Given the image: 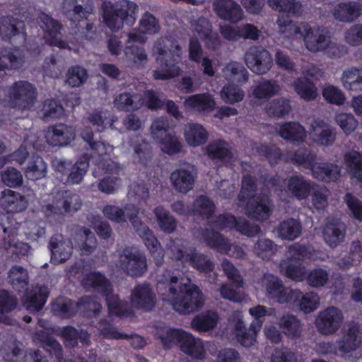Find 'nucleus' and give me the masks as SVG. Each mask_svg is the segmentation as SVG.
Returning <instances> with one entry per match:
<instances>
[{
	"label": "nucleus",
	"instance_id": "nucleus-1",
	"mask_svg": "<svg viewBox=\"0 0 362 362\" xmlns=\"http://www.w3.org/2000/svg\"><path fill=\"white\" fill-rule=\"evenodd\" d=\"M182 272L178 269H165L157 275L156 288L160 296H173V307L182 314L199 310L204 298L199 288L194 284H182Z\"/></svg>",
	"mask_w": 362,
	"mask_h": 362
},
{
	"label": "nucleus",
	"instance_id": "nucleus-2",
	"mask_svg": "<svg viewBox=\"0 0 362 362\" xmlns=\"http://www.w3.org/2000/svg\"><path fill=\"white\" fill-rule=\"evenodd\" d=\"M28 202L23 195L11 189H4L0 197V206L5 214H0V245L9 247L15 233L17 223L13 214L23 211L27 208Z\"/></svg>",
	"mask_w": 362,
	"mask_h": 362
},
{
	"label": "nucleus",
	"instance_id": "nucleus-3",
	"mask_svg": "<svg viewBox=\"0 0 362 362\" xmlns=\"http://www.w3.org/2000/svg\"><path fill=\"white\" fill-rule=\"evenodd\" d=\"M277 24L283 33L289 31L293 35L302 36L306 48L312 52L325 51L330 42L329 32L324 28H313L307 23L296 25L292 20L282 17L279 18Z\"/></svg>",
	"mask_w": 362,
	"mask_h": 362
},
{
	"label": "nucleus",
	"instance_id": "nucleus-4",
	"mask_svg": "<svg viewBox=\"0 0 362 362\" xmlns=\"http://www.w3.org/2000/svg\"><path fill=\"white\" fill-rule=\"evenodd\" d=\"M101 8L104 24L112 32H117L124 24L129 26L134 24L139 7L133 1L120 0L115 4L104 1Z\"/></svg>",
	"mask_w": 362,
	"mask_h": 362
},
{
	"label": "nucleus",
	"instance_id": "nucleus-5",
	"mask_svg": "<svg viewBox=\"0 0 362 362\" xmlns=\"http://www.w3.org/2000/svg\"><path fill=\"white\" fill-rule=\"evenodd\" d=\"M36 98V88L26 81H16L11 86L0 88L1 103L11 108L30 110L34 105Z\"/></svg>",
	"mask_w": 362,
	"mask_h": 362
},
{
	"label": "nucleus",
	"instance_id": "nucleus-6",
	"mask_svg": "<svg viewBox=\"0 0 362 362\" xmlns=\"http://www.w3.org/2000/svg\"><path fill=\"white\" fill-rule=\"evenodd\" d=\"M158 56L156 62L159 69L153 71L155 80H168L177 77L181 72L179 62L182 57V48L178 44H172L170 47H156Z\"/></svg>",
	"mask_w": 362,
	"mask_h": 362
},
{
	"label": "nucleus",
	"instance_id": "nucleus-7",
	"mask_svg": "<svg viewBox=\"0 0 362 362\" xmlns=\"http://www.w3.org/2000/svg\"><path fill=\"white\" fill-rule=\"evenodd\" d=\"M170 121L167 117H160L153 121L150 127V133L153 141L160 150L168 156H175L182 153L183 144L180 139L175 134L170 133Z\"/></svg>",
	"mask_w": 362,
	"mask_h": 362
},
{
	"label": "nucleus",
	"instance_id": "nucleus-8",
	"mask_svg": "<svg viewBox=\"0 0 362 362\" xmlns=\"http://www.w3.org/2000/svg\"><path fill=\"white\" fill-rule=\"evenodd\" d=\"M170 250L176 260L188 264L200 273L210 274L215 269V264L206 255L197 251L196 247L187 248L179 241H173Z\"/></svg>",
	"mask_w": 362,
	"mask_h": 362
},
{
	"label": "nucleus",
	"instance_id": "nucleus-9",
	"mask_svg": "<svg viewBox=\"0 0 362 362\" xmlns=\"http://www.w3.org/2000/svg\"><path fill=\"white\" fill-rule=\"evenodd\" d=\"M81 206V200L76 194H71L64 199L62 206L47 204L42 206V211L46 221L52 226L62 223L66 214L74 213Z\"/></svg>",
	"mask_w": 362,
	"mask_h": 362
},
{
	"label": "nucleus",
	"instance_id": "nucleus-10",
	"mask_svg": "<svg viewBox=\"0 0 362 362\" xmlns=\"http://www.w3.org/2000/svg\"><path fill=\"white\" fill-rule=\"evenodd\" d=\"M127 218L137 234L142 238L152 257L156 259V264L157 265L160 264L163 259L164 252L153 232L141 222L136 211L129 214Z\"/></svg>",
	"mask_w": 362,
	"mask_h": 362
},
{
	"label": "nucleus",
	"instance_id": "nucleus-11",
	"mask_svg": "<svg viewBox=\"0 0 362 362\" xmlns=\"http://www.w3.org/2000/svg\"><path fill=\"white\" fill-rule=\"evenodd\" d=\"M265 291L266 296L270 300L279 304H291L300 295L296 289L286 287L282 281L274 275L266 278Z\"/></svg>",
	"mask_w": 362,
	"mask_h": 362
},
{
	"label": "nucleus",
	"instance_id": "nucleus-12",
	"mask_svg": "<svg viewBox=\"0 0 362 362\" xmlns=\"http://www.w3.org/2000/svg\"><path fill=\"white\" fill-rule=\"evenodd\" d=\"M265 291L266 296L270 300L279 304H291L300 295L296 289L286 287L282 281L274 275L266 278Z\"/></svg>",
	"mask_w": 362,
	"mask_h": 362
},
{
	"label": "nucleus",
	"instance_id": "nucleus-13",
	"mask_svg": "<svg viewBox=\"0 0 362 362\" xmlns=\"http://www.w3.org/2000/svg\"><path fill=\"white\" fill-rule=\"evenodd\" d=\"M265 291L266 296L270 300L279 304H291L300 295L296 289L286 287L282 281L274 275L266 278Z\"/></svg>",
	"mask_w": 362,
	"mask_h": 362
},
{
	"label": "nucleus",
	"instance_id": "nucleus-14",
	"mask_svg": "<svg viewBox=\"0 0 362 362\" xmlns=\"http://www.w3.org/2000/svg\"><path fill=\"white\" fill-rule=\"evenodd\" d=\"M119 260L122 270L132 277L142 276L147 270L145 255L137 250L133 251L132 247L124 248Z\"/></svg>",
	"mask_w": 362,
	"mask_h": 362
},
{
	"label": "nucleus",
	"instance_id": "nucleus-15",
	"mask_svg": "<svg viewBox=\"0 0 362 362\" xmlns=\"http://www.w3.org/2000/svg\"><path fill=\"white\" fill-rule=\"evenodd\" d=\"M247 66L255 74H267L273 65V59L268 50L261 46L250 47L245 54Z\"/></svg>",
	"mask_w": 362,
	"mask_h": 362
},
{
	"label": "nucleus",
	"instance_id": "nucleus-16",
	"mask_svg": "<svg viewBox=\"0 0 362 362\" xmlns=\"http://www.w3.org/2000/svg\"><path fill=\"white\" fill-rule=\"evenodd\" d=\"M245 202L246 214L250 219L265 221L272 216L274 204L269 195L257 194Z\"/></svg>",
	"mask_w": 362,
	"mask_h": 362
},
{
	"label": "nucleus",
	"instance_id": "nucleus-17",
	"mask_svg": "<svg viewBox=\"0 0 362 362\" xmlns=\"http://www.w3.org/2000/svg\"><path fill=\"white\" fill-rule=\"evenodd\" d=\"M64 15L76 28H79L81 22L88 20L93 13L94 4L92 0H64Z\"/></svg>",
	"mask_w": 362,
	"mask_h": 362
},
{
	"label": "nucleus",
	"instance_id": "nucleus-18",
	"mask_svg": "<svg viewBox=\"0 0 362 362\" xmlns=\"http://www.w3.org/2000/svg\"><path fill=\"white\" fill-rule=\"evenodd\" d=\"M130 301L136 310L149 313L156 305L157 297L153 287L147 283L136 285L131 293Z\"/></svg>",
	"mask_w": 362,
	"mask_h": 362
},
{
	"label": "nucleus",
	"instance_id": "nucleus-19",
	"mask_svg": "<svg viewBox=\"0 0 362 362\" xmlns=\"http://www.w3.org/2000/svg\"><path fill=\"white\" fill-rule=\"evenodd\" d=\"M342 320L343 315L339 309L328 307L320 313L316 319V327L322 334H332L339 329Z\"/></svg>",
	"mask_w": 362,
	"mask_h": 362
},
{
	"label": "nucleus",
	"instance_id": "nucleus-20",
	"mask_svg": "<svg viewBox=\"0 0 362 362\" xmlns=\"http://www.w3.org/2000/svg\"><path fill=\"white\" fill-rule=\"evenodd\" d=\"M40 22L45 33L44 37L47 44L60 49L69 47L68 42L62 39V25L58 21L44 13L40 16Z\"/></svg>",
	"mask_w": 362,
	"mask_h": 362
},
{
	"label": "nucleus",
	"instance_id": "nucleus-21",
	"mask_svg": "<svg viewBox=\"0 0 362 362\" xmlns=\"http://www.w3.org/2000/svg\"><path fill=\"white\" fill-rule=\"evenodd\" d=\"M0 37L4 41H10L14 37H21L23 42L27 41L25 21L13 16L0 18Z\"/></svg>",
	"mask_w": 362,
	"mask_h": 362
},
{
	"label": "nucleus",
	"instance_id": "nucleus-22",
	"mask_svg": "<svg viewBox=\"0 0 362 362\" xmlns=\"http://www.w3.org/2000/svg\"><path fill=\"white\" fill-rule=\"evenodd\" d=\"M196 177L193 167H180L170 173V181L177 192L185 194L193 189Z\"/></svg>",
	"mask_w": 362,
	"mask_h": 362
},
{
	"label": "nucleus",
	"instance_id": "nucleus-23",
	"mask_svg": "<svg viewBox=\"0 0 362 362\" xmlns=\"http://www.w3.org/2000/svg\"><path fill=\"white\" fill-rule=\"evenodd\" d=\"M212 6L217 16L223 21L236 23L243 18L240 6L233 0H214Z\"/></svg>",
	"mask_w": 362,
	"mask_h": 362
},
{
	"label": "nucleus",
	"instance_id": "nucleus-24",
	"mask_svg": "<svg viewBox=\"0 0 362 362\" xmlns=\"http://www.w3.org/2000/svg\"><path fill=\"white\" fill-rule=\"evenodd\" d=\"M332 15L340 22H354L362 15V3L358 1L340 2L334 6Z\"/></svg>",
	"mask_w": 362,
	"mask_h": 362
},
{
	"label": "nucleus",
	"instance_id": "nucleus-25",
	"mask_svg": "<svg viewBox=\"0 0 362 362\" xmlns=\"http://www.w3.org/2000/svg\"><path fill=\"white\" fill-rule=\"evenodd\" d=\"M49 247L51 251V259L55 264L66 262L73 253L72 242L70 240H64L62 235L52 236Z\"/></svg>",
	"mask_w": 362,
	"mask_h": 362
},
{
	"label": "nucleus",
	"instance_id": "nucleus-26",
	"mask_svg": "<svg viewBox=\"0 0 362 362\" xmlns=\"http://www.w3.org/2000/svg\"><path fill=\"white\" fill-rule=\"evenodd\" d=\"M313 187L315 184L303 175H293L288 179L286 188L291 197L301 201L309 197Z\"/></svg>",
	"mask_w": 362,
	"mask_h": 362
},
{
	"label": "nucleus",
	"instance_id": "nucleus-27",
	"mask_svg": "<svg viewBox=\"0 0 362 362\" xmlns=\"http://www.w3.org/2000/svg\"><path fill=\"white\" fill-rule=\"evenodd\" d=\"M49 292L45 287L36 286L26 289L22 297L23 306L30 312H37L42 309L47 302Z\"/></svg>",
	"mask_w": 362,
	"mask_h": 362
},
{
	"label": "nucleus",
	"instance_id": "nucleus-28",
	"mask_svg": "<svg viewBox=\"0 0 362 362\" xmlns=\"http://www.w3.org/2000/svg\"><path fill=\"white\" fill-rule=\"evenodd\" d=\"M310 127L311 134L315 143L324 146H329L333 144L336 139V133L324 120H313Z\"/></svg>",
	"mask_w": 362,
	"mask_h": 362
},
{
	"label": "nucleus",
	"instance_id": "nucleus-29",
	"mask_svg": "<svg viewBox=\"0 0 362 362\" xmlns=\"http://www.w3.org/2000/svg\"><path fill=\"white\" fill-rule=\"evenodd\" d=\"M206 153L210 159L220 160L224 165L231 161L233 157L230 144L222 139L210 141L206 146Z\"/></svg>",
	"mask_w": 362,
	"mask_h": 362
},
{
	"label": "nucleus",
	"instance_id": "nucleus-30",
	"mask_svg": "<svg viewBox=\"0 0 362 362\" xmlns=\"http://www.w3.org/2000/svg\"><path fill=\"white\" fill-rule=\"evenodd\" d=\"M75 137L74 130L64 124L51 127L46 134L47 142L54 146L67 145Z\"/></svg>",
	"mask_w": 362,
	"mask_h": 362
},
{
	"label": "nucleus",
	"instance_id": "nucleus-31",
	"mask_svg": "<svg viewBox=\"0 0 362 362\" xmlns=\"http://www.w3.org/2000/svg\"><path fill=\"white\" fill-rule=\"evenodd\" d=\"M202 235L209 247L219 253L229 255L232 245L223 235L213 229L205 228L203 230Z\"/></svg>",
	"mask_w": 362,
	"mask_h": 362
},
{
	"label": "nucleus",
	"instance_id": "nucleus-32",
	"mask_svg": "<svg viewBox=\"0 0 362 362\" xmlns=\"http://www.w3.org/2000/svg\"><path fill=\"white\" fill-rule=\"evenodd\" d=\"M279 134L286 141L300 144L306 139L307 132L298 122H286L280 124Z\"/></svg>",
	"mask_w": 362,
	"mask_h": 362
},
{
	"label": "nucleus",
	"instance_id": "nucleus-33",
	"mask_svg": "<svg viewBox=\"0 0 362 362\" xmlns=\"http://www.w3.org/2000/svg\"><path fill=\"white\" fill-rule=\"evenodd\" d=\"M103 297L110 315L121 317H129L134 314V311L130 308L128 302L121 300L117 294H114L112 288L105 293Z\"/></svg>",
	"mask_w": 362,
	"mask_h": 362
},
{
	"label": "nucleus",
	"instance_id": "nucleus-34",
	"mask_svg": "<svg viewBox=\"0 0 362 362\" xmlns=\"http://www.w3.org/2000/svg\"><path fill=\"white\" fill-rule=\"evenodd\" d=\"M358 334L359 327L358 325L349 326L346 334L337 341L338 350L341 354H349L356 351L361 344Z\"/></svg>",
	"mask_w": 362,
	"mask_h": 362
},
{
	"label": "nucleus",
	"instance_id": "nucleus-35",
	"mask_svg": "<svg viewBox=\"0 0 362 362\" xmlns=\"http://www.w3.org/2000/svg\"><path fill=\"white\" fill-rule=\"evenodd\" d=\"M346 226L340 223H327L322 230L325 242L332 248L337 247L344 240Z\"/></svg>",
	"mask_w": 362,
	"mask_h": 362
},
{
	"label": "nucleus",
	"instance_id": "nucleus-36",
	"mask_svg": "<svg viewBox=\"0 0 362 362\" xmlns=\"http://www.w3.org/2000/svg\"><path fill=\"white\" fill-rule=\"evenodd\" d=\"M279 327L289 339H298L302 335L303 325L300 320L293 315H284L279 320Z\"/></svg>",
	"mask_w": 362,
	"mask_h": 362
},
{
	"label": "nucleus",
	"instance_id": "nucleus-37",
	"mask_svg": "<svg viewBox=\"0 0 362 362\" xmlns=\"http://www.w3.org/2000/svg\"><path fill=\"white\" fill-rule=\"evenodd\" d=\"M47 164L43 158L36 154L32 155L25 168V175L27 179L36 181L46 176Z\"/></svg>",
	"mask_w": 362,
	"mask_h": 362
},
{
	"label": "nucleus",
	"instance_id": "nucleus-38",
	"mask_svg": "<svg viewBox=\"0 0 362 362\" xmlns=\"http://www.w3.org/2000/svg\"><path fill=\"white\" fill-rule=\"evenodd\" d=\"M192 208V215L198 216L209 220L213 217L216 205L207 196L201 194L194 199Z\"/></svg>",
	"mask_w": 362,
	"mask_h": 362
},
{
	"label": "nucleus",
	"instance_id": "nucleus-39",
	"mask_svg": "<svg viewBox=\"0 0 362 362\" xmlns=\"http://www.w3.org/2000/svg\"><path fill=\"white\" fill-rule=\"evenodd\" d=\"M344 163L351 177L362 182V153L355 150L347 151L344 155Z\"/></svg>",
	"mask_w": 362,
	"mask_h": 362
},
{
	"label": "nucleus",
	"instance_id": "nucleus-40",
	"mask_svg": "<svg viewBox=\"0 0 362 362\" xmlns=\"http://www.w3.org/2000/svg\"><path fill=\"white\" fill-rule=\"evenodd\" d=\"M184 136L189 146L196 147L202 146L206 142L208 132L202 125L197 123H192L186 127Z\"/></svg>",
	"mask_w": 362,
	"mask_h": 362
},
{
	"label": "nucleus",
	"instance_id": "nucleus-41",
	"mask_svg": "<svg viewBox=\"0 0 362 362\" xmlns=\"http://www.w3.org/2000/svg\"><path fill=\"white\" fill-rule=\"evenodd\" d=\"M311 171L315 178L325 182L335 181L340 174L338 166L329 163L315 162Z\"/></svg>",
	"mask_w": 362,
	"mask_h": 362
},
{
	"label": "nucleus",
	"instance_id": "nucleus-42",
	"mask_svg": "<svg viewBox=\"0 0 362 362\" xmlns=\"http://www.w3.org/2000/svg\"><path fill=\"white\" fill-rule=\"evenodd\" d=\"M341 83L347 90L362 91V68L350 67L343 71Z\"/></svg>",
	"mask_w": 362,
	"mask_h": 362
},
{
	"label": "nucleus",
	"instance_id": "nucleus-43",
	"mask_svg": "<svg viewBox=\"0 0 362 362\" xmlns=\"http://www.w3.org/2000/svg\"><path fill=\"white\" fill-rule=\"evenodd\" d=\"M77 302L64 297H59L52 304L53 313L61 317L69 319L78 313Z\"/></svg>",
	"mask_w": 362,
	"mask_h": 362
},
{
	"label": "nucleus",
	"instance_id": "nucleus-44",
	"mask_svg": "<svg viewBox=\"0 0 362 362\" xmlns=\"http://www.w3.org/2000/svg\"><path fill=\"white\" fill-rule=\"evenodd\" d=\"M82 284L84 287L97 289L103 296L112 288L110 281L99 272H90L83 279Z\"/></svg>",
	"mask_w": 362,
	"mask_h": 362
},
{
	"label": "nucleus",
	"instance_id": "nucleus-45",
	"mask_svg": "<svg viewBox=\"0 0 362 362\" xmlns=\"http://www.w3.org/2000/svg\"><path fill=\"white\" fill-rule=\"evenodd\" d=\"M153 213L161 231L170 234L176 230L177 226L176 218L163 206H156L153 210Z\"/></svg>",
	"mask_w": 362,
	"mask_h": 362
},
{
	"label": "nucleus",
	"instance_id": "nucleus-46",
	"mask_svg": "<svg viewBox=\"0 0 362 362\" xmlns=\"http://www.w3.org/2000/svg\"><path fill=\"white\" fill-rule=\"evenodd\" d=\"M268 3L273 9L280 13L277 20L281 17L291 20L288 15L298 14L301 9V4L296 0H268Z\"/></svg>",
	"mask_w": 362,
	"mask_h": 362
},
{
	"label": "nucleus",
	"instance_id": "nucleus-47",
	"mask_svg": "<svg viewBox=\"0 0 362 362\" xmlns=\"http://www.w3.org/2000/svg\"><path fill=\"white\" fill-rule=\"evenodd\" d=\"M296 93L304 100L311 101L316 98L317 89L315 84L306 77H298L293 81Z\"/></svg>",
	"mask_w": 362,
	"mask_h": 362
},
{
	"label": "nucleus",
	"instance_id": "nucleus-48",
	"mask_svg": "<svg viewBox=\"0 0 362 362\" xmlns=\"http://www.w3.org/2000/svg\"><path fill=\"white\" fill-rule=\"evenodd\" d=\"M180 349L186 354L197 359H203L205 357L206 354L202 341L198 338H194L189 332L185 337Z\"/></svg>",
	"mask_w": 362,
	"mask_h": 362
},
{
	"label": "nucleus",
	"instance_id": "nucleus-49",
	"mask_svg": "<svg viewBox=\"0 0 362 362\" xmlns=\"http://www.w3.org/2000/svg\"><path fill=\"white\" fill-rule=\"evenodd\" d=\"M23 62V57L18 54V50L0 47V71L8 69V66L11 69H19Z\"/></svg>",
	"mask_w": 362,
	"mask_h": 362
},
{
	"label": "nucleus",
	"instance_id": "nucleus-50",
	"mask_svg": "<svg viewBox=\"0 0 362 362\" xmlns=\"http://www.w3.org/2000/svg\"><path fill=\"white\" fill-rule=\"evenodd\" d=\"M35 336L42 344V347L47 352L54 356L57 359L62 358V347L54 337L42 330L37 332Z\"/></svg>",
	"mask_w": 362,
	"mask_h": 362
},
{
	"label": "nucleus",
	"instance_id": "nucleus-51",
	"mask_svg": "<svg viewBox=\"0 0 362 362\" xmlns=\"http://www.w3.org/2000/svg\"><path fill=\"white\" fill-rule=\"evenodd\" d=\"M218 320V316L215 312L202 313L193 318L192 327L198 332H207L216 326Z\"/></svg>",
	"mask_w": 362,
	"mask_h": 362
},
{
	"label": "nucleus",
	"instance_id": "nucleus-52",
	"mask_svg": "<svg viewBox=\"0 0 362 362\" xmlns=\"http://www.w3.org/2000/svg\"><path fill=\"white\" fill-rule=\"evenodd\" d=\"M89 167V158L84 155L80 157L74 164L67 175L66 182L71 184H79L86 175Z\"/></svg>",
	"mask_w": 362,
	"mask_h": 362
},
{
	"label": "nucleus",
	"instance_id": "nucleus-53",
	"mask_svg": "<svg viewBox=\"0 0 362 362\" xmlns=\"http://www.w3.org/2000/svg\"><path fill=\"white\" fill-rule=\"evenodd\" d=\"M77 305L78 313L79 312L88 317L98 315L102 308L101 304L96 298L91 296H84L80 298L77 301Z\"/></svg>",
	"mask_w": 362,
	"mask_h": 362
},
{
	"label": "nucleus",
	"instance_id": "nucleus-54",
	"mask_svg": "<svg viewBox=\"0 0 362 362\" xmlns=\"http://www.w3.org/2000/svg\"><path fill=\"white\" fill-rule=\"evenodd\" d=\"M187 332L181 329L170 327L164 334H159L162 346L165 350L170 349L173 345L181 346Z\"/></svg>",
	"mask_w": 362,
	"mask_h": 362
},
{
	"label": "nucleus",
	"instance_id": "nucleus-55",
	"mask_svg": "<svg viewBox=\"0 0 362 362\" xmlns=\"http://www.w3.org/2000/svg\"><path fill=\"white\" fill-rule=\"evenodd\" d=\"M280 90L276 81L264 80L260 81L252 90L253 96L259 100L269 99L275 95Z\"/></svg>",
	"mask_w": 362,
	"mask_h": 362
},
{
	"label": "nucleus",
	"instance_id": "nucleus-56",
	"mask_svg": "<svg viewBox=\"0 0 362 362\" xmlns=\"http://www.w3.org/2000/svg\"><path fill=\"white\" fill-rule=\"evenodd\" d=\"M300 293L298 298L292 303L299 306L304 313H310L316 310L320 304V298L315 292L303 293L300 290L296 289Z\"/></svg>",
	"mask_w": 362,
	"mask_h": 362
},
{
	"label": "nucleus",
	"instance_id": "nucleus-57",
	"mask_svg": "<svg viewBox=\"0 0 362 362\" xmlns=\"http://www.w3.org/2000/svg\"><path fill=\"white\" fill-rule=\"evenodd\" d=\"M302 227L299 221L288 218L280 223L278 232L282 239L293 240L301 233Z\"/></svg>",
	"mask_w": 362,
	"mask_h": 362
},
{
	"label": "nucleus",
	"instance_id": "nucleus-58",
	"mask_svg": "<svg viewBox=\"0 0 362 362\" xmlns=\"http://www.w3.org/2000/svg\"><path fill=\"white\" fill-rule=\"evenodd\" d=\"M265 109L269 116L280 118L290 112L291 106L289 100L280 98L268 103Z\"/></svg>",
	"mask_w": 362,
	"mask_h": 362
},
{
	"label": "nucleus",
	"instance_id": "nucleus-59",
	"mask_svg": "<svg viewBox=\"0 0 362 362\" xmlns=\"http://www.w3.org/2000/svg\"><path fill=\"white\" fill-rule=\"evenodd\" d=\"M8 277L13 288L18 291H21L28 285V272L21 266H13L9 270Z\"/></svg>",
	"mask_w": 362,
	"mask_h": 362
},
{
	"label": "nucleus",
	"instance_id": "nucleus-60",
	"mask_svg": "<svg viewBox=\"0 0 362 362\" xmlns=\"http://www.w3.org/2000/svg\"><path fill=\"white\" fill-rule=\"evenodd\" d=\"M290 159L293 163L311 170L316 162L317 156L311 151L303 148L293 152L290 155Z\"/></svg>",
	"mask_w": 362,
	"mask_h": 362
},
{
	"label": "nucleus",
	"instance_id": "nucleus-61",
	"mask_svg": "<svg viewBox=\"0 0 362 362\" xmlns=\"http://www.w3.org/2000/svg\"><path fill=\"white\" fill-rule=\"evenodd\" d=\"M17 299L12 296L7 290H0V322L6 325L10 324V319L3 317L2 315L14 310L17 306Z\"/></svg>",
	"mask_w": 362,
	"mask_h": 362
},
{
	"label": "nucleus",
	"instance_id": "nucleus-62",
	"mask_svg": "<svg viewBox=\"0 0 362 362\" xmlns=\"http://www.w3.org/2000/svg\"><path fill=\"white\" fill-rule=\"evenodd\" d=\"M294 262L290 259H286L281 262L279 267L284 275L293 281H302L305 277V268L300 265L293 264Z\"/></svg>",
	"mask_w": 362,
	"mask_h": 362
},
{
	"label": "nucleus",
	"instance_id": "nucleus-63",
	"mask_svg": "<svg viewBox=\"0 0 362 362\" xmlns=\"http://www.w3.org/2000/svg\"><path fill=\"white\" fill-rule=\"evenodd\" d=\"M255 253L263 260L272 259L276 252V245L269 239H259L255 245Z\"/></svg>",
	"mask_w": 362,
	"mask_h": 362
},
{
	"label": "nucleus",
	"instance_id": "nucleus-64",
	"mask_svg": "<svg viewBox=\"0 0 362 362\" xmlns=\"http://www.w3.org/2000/svg\"><path fill=\"white\" fill-rule=\"evenodd\" d=\"M244 96L245 93L243 89L233 83L225 85L221 91V97L226 103H239L243 100Z\"/></svg>",
	"mask_w": 362,
	"mask_h": 362
}]
</instances>
